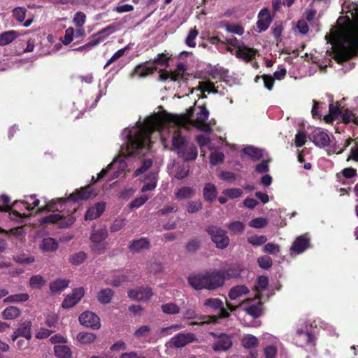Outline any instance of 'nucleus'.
<instances>
[{
  "label": "nucleus",
  "instance_id": "nucleus-1",
  "mask_svg": "<svg viewBox=\"0 0 358 358\" xmlns=\"http://www.w3.org/2000/svg\"><path fill=\"white\" fill-rule=\"evenodd\" d=\"M195 119H192L193 109L190 108L186 114L173 115L166 112L155 113L147 117L143 122L138 120L136 125L124 129L122 137L125 141L121 147L120 152L123 157L115 158L106 169L98 174V179L111 169H117L114 178H118L127 167L124 157L136 155H144L150 149V134L155 130L159 131L161 141L166 147L168 136L172 135V146L178 157L185 161L194 160L197 157V150L194 144L181 134L180 128L193 125L199 129L210 132L211 127L206 122L209 112L204 106H199Z\"/></svg>",
  "mask_w": 358,
  "mask_h": 358
},
{
  "label": "nucleus",
  "instance_id": "nucleus-2",
  "mask_svg": "<svg viewBox=\"0 0 358 358\" xmlns=\"http://www.w3.org/2000/svg\"><path fill=\"white\" fill-rule=\"evenodd\" d=\"M342 13L345 15L338 19L337 26L326 36L332 45L334 57L338 62L358 55V5L345 2Z\"/></svg>",
  "mask_w": 358,
  "mask_h": 358
},
{
  "label": "nucleus",
  "instance_id": "nucleus-3",
  "mask_svg": "<svg viewBox=\"0 0 358 358\" xmlns=\"http://www.w3.org/2000/svg\"><path fill=\"white\" fill-rule=\"evenodd\" d=\"M96 195L92 187H87L77 189L69 198L52 199L39 209V211H53L52 214L40 220L41 224H55L59 228H66L72 225L76 217L73 215L78 208L76 202L80 200H87Z\"/></svg>",
  "mask_w": 358,
  "mask_h": 358
},
{
  "label": "nucleus",
  "instance_id": "nucleus-4",
  "mask_svg": "<svg viewBox=\"0 0 358 358\" xmlns=\"http://www.w3.org/2000/svg\"><path fill=\"white\" fill-rule=\"evenodd\" d=\"M188 283L195 289H215L222 286L225 276L221 271L213 270L203 273L191 275L188 278Z\"/></svg>",
  "mask_w": 358,
  "mask_h": 358
},
{
  "label": "nucleus",
  "instance_id": "nucleus-5",
  "mask_svg": "<svg viewBox=\"0 0 358 358\" xmlns=\"http://www.w3.org/2000/svg\"><path fill=\"white\" fill-rule=\"evenodd\" d=\"M152 164V161L151 159H145L143 161L142 166L137 169L134 173V177H138L141 174L144 175V179L143 180H145L148 179V182H146L141 188L142 192H145L147 191H151L155 189L157 186V173L155 172H149L146 173L148 169Z\"/></svg>",
  "mask_w": 358,
  "mask_h": 358
},
{
  "label": "nucleus",
  "instance_id": "nucleus-6",
  "mask_svg": "<svg viewBox=\"0 0 358 358\" xmlns=\"http://www.w3.org/2000/svg\"><path fill=\"white\" fill-rule=\"evenodd\" d=\"M108 233L106 228H101L93 230L91 233L90 239L91 241L90 248L96 254L100 255L107 249L108 243L106 241Z\"/></svg>",
  "mask_w": 358,
  "mask_h": 358
},
{
  "label": "nucleus",
  "instance_id": "nucleus-7",
  "mask_svg": "<svg viewBox=\"0 0 358 358\" xmlns=\"http://www.w3.org/2000/svg\"><path fill=\"white\" fill-rule=\"evenodd\" d=\"M208 232L211 236V239L216 245V247L220 249L227 248L229 244V238L227 236L226 231L217 227H210Z\"/></svg>",
  "mask_w": 358,
  "mask_h": 358
},
{
  "label": "nucleus",
  "instance_id": "nucleus-8",
  "mask_svg": "<svg viewBox=\"0 0 358 358\" xmlns=\"http://www.w3.org/2000/svg\"><path fill=\"white\" fill-rule=\"evenodd\" d=\"M261 299V295L259 294H256L255 299H247L245 301H243L242 306L250 303L248 306H244V310L253 317H259L262 314Z\"/></svg>",
  "mask_w": 358,
  "mask_h": 358
},
{
  "label": "nucleus",
  "instance_id": "nucleus-9",
  "mask_svg": "<svg viewBox=\"0 0 358 358\" xmlns=\"http://www.w3.org/2000/svg\"><path fill=\"white\" fill-rule=\"evenodd\" d=\"M85 295V289L83 287L75 289L73 292L68 294L64 299L62 306L69 309L77 304Z\"/></svg>",
  "mask_w": 358,
  "mask_h": 358
},
{
  "label": "nucleus",
  "instance_id": "nucleus-10",
  "mask_svg": "<svg viewBox=\"0 0 358 358\" xmlns=\"http://www.w3.org/2000/svg\"><path fill=\"white\" fill-rule=\"evenodd\" d=\"M79 322L82 325L98 329L101 327L99 317L92 312L85 311L79 316Z\"/></svg>",
  "mask_w": 358,
  "mask_h": 358
},
{
  "label": "nucleus",
  "instance_id": "nucleus-11",
  "mask_svg": "<svg viewBox=\"0 0 358 358\" xmlns=\"http://www.w3.org/2000/svg\"><path fill=\"white\" fill-rule=\"evenodd\" d=\"M153 293L150 287H137L128 292L129 298L136 301H148Z\"/></svg>",
  "mask_w": 358,
  "mask_h": 358
},
{
  "label": "nucleus",
  "instance_id": "nucleus-12",
  "mask_svg": "<svg viewBox=\"0 0 358 358\" xmlns=\"http://www.w3.org/2000/svg\"><path fill=\"white\" fill-rule=\"evenodd\" d=\"M203 306L207 310L215 311L220 310V317H227L229 316V312L223 308L222 301L217 298H210L203 301Z\"/></svg>",
  "mask_w": 358,
  "mask_h": 358
},
{
  "label": "nucleus",
  "instance_id": "nucleus-13",
  "mask_svg": "<svg viewBox=\"0 0 358 358\" xmlns=\"http://www.w3.org/2000/svg\"><path fill=\"white\" fill-rule=\"evenodd\" d=\"M194 341V336L192 334H178L173 336L168 343L170 347L182 348L189 343Z\"/></svg>",
  "mask_w": 358,
  "mask_h": 358
},
{
  "label": "nucleus",
  "instance_id": "nucleus-14",
  "mask_svg": "<svg viewBox=\"0 0 358 358\" xmlns=\"http://www.w3.org/2000/svg\"><path fill=\"white\" fill-rule=\"evenodd\" d=\"M355 101L357 103L355 108L343 109L341 120L343 123L358 126V98Z\"/></svg>",
  "mask_w": 358,
  "mask_h": 358
},
{
  "label": "nucleus",
  "instance_id": "nucleus-15",
  "mask_svg": "<svg viewBox=\"0 0 358 358\" xmlns=\"http://www.w3.org/2000/svg\"><path fill=\"white\" fill-rule=\"evenodd\" d=\"M309 246V238L306 235L300 236L292 243L291 254L299 255L304 252Z\"/></svg>",
  "mask_w": 358,
  "mask_h": 358
},
{
  "label": "nucleus",
  "instance_id": "nucleus-16",
  "mask_svg": "<svg viewBox=\"0 0 358 358\" xmlns=\"http://www.w3.org/2000/svg\"><path fill=\"white\" fill-rule=\"evenodd\" d=\"M314 144L320 148H324L329 145L330 138L324 131L316 129L312 135Z\"/></svg>",
  "mask_w": 358,
  "mask_h": 358
},
{
  "label": "nucleus",
  "instance_id": "nucleus-17",
  "mask_svg": "<svg viewBox=\"0 0 358 358\" xmlns=\"http://www.w3.org/2000/svg\"><path fill=\"white\" fill-rule=\"evenodd\" d=\"M106 208L103 202H99L90 207L85 215V220H93L101 216Z\"/></svg>",
  "mask_w": 358,
  "mask_h": 358
},
{
  "label": "nucleus",
  "instance_id": "nucleus-18",
  "mask_svg": "<svg viewBox=\"0 0 358 358\" xmlns=\"http://www.w3.org/2000/svg\"><path fill=\"white\" fill-rule=\"evenodd\" d=\"M264 338L271 341V344L265 347L264 352L265 358H275L277 354V343L278 342L276 338L272 337L270 334H266L264 335Z\"/></svg>",
  "mask_w": 358,
  "mask_h": 358
},
{
  "label": "nucleus",
  "instance_id": "nucleus-19",
  "mask_svg": "<svg viewBox=\"0 0 358 358\" xmlns=\"http://www.w3.org/2000/svg\"><path fill=\"white\" fill-rule=\"evenodd\" d=\"M150 241L145 238L134 240L130 243L129 248L132 252L138 253L148 250L150 248Z\"/></svg>",
  "mask_w": 358,
  "mask_h": 358
},
{
  "label": "nucleus",
  "instance_id": "nucleus-20",
  "mask_svg": "<svg viewBox=\"0 0 358 358\" xmlns=\"http://www.w3.org/2000/svg\"><path fill=\"white\" fill-rule=\"evenodd\" d=\"M59 248L58 242L53 238L45 237L39 243V248L43 252H52L56 251Z\"/></svg>",
  "mask_w": 358,
  "mask_h": 358
},
{
  "label": "nucleus",
  "instance_id": "nucleus-21",
  "mask_svg": "<svg viewBox=\"0 0 358 358\" xmlns=\"http://www.w3.org/2000/svg\"><path fill=\"white\" fill-rule=\"evenodd\" d=\"M232 345L231 338L226 334L219 337L218 341L213 345V348L215 351H224L229 349Z\"/></svg>",
  "mask_w": 358,
  "mask_h": 358
},
{
  "label": "nucleus",
  "instance_id": "nucleus-22",
  "mask_svg": "<svg viewBox=\"0 0 358 358\" xmlns=\"http://www.w3.org/2000/svg\"><path fill=\"white\" fill-rule=\"evenodd\" d=\"M343 109H341L337 103H330L329 106V114L324 116V120L327 123H331L336 120L338 115L342 117Z\"/></svg>",
  "mask_w": 358,
  "mask_h": 358
},
{
  "label": "nucleus",
  "instance_id": "nucleus-23",
  "mask_svg": "<svg viewBox=\"0 0 358 358\" xmlns=\"http://www.w3.org/2000/svg\"><path fill=\"white\" fill-rule=\"evenodd\" d=\"M234 55L238 58L248 61L255 57L256 55V50L243 44L241 49L236 50L234 52Z\"/></svg>",
  "mask_w": 358,
  "mask_h": 358
},
{
  "label": "nucleus",
  "instance_id": "nucleus-24",
  "mask_svg": "<svg viewBox=\"0 0 358 358\" xmlns=\"http://www.w3.org/2000/svg\"><path fill=\"white\" fill-rule=\"evenodd\" d=\"M157 67L153 66H148L146 64H141L135 68L133 72V76H138L139 78H145L150 74H152Z\"/></svg>",
  "mask_w": 358,
  "mask_h": 358
},
{
  "label": "nucleus",
  "instance_id": "nucleus-25",
  "mask_svg": "<svg viewBox=\"0 0 358 358\" xmlns=\"http://www.w3.org/2000/svg\"><path fill=\"white\" fill-rule=\"evenodd\" d=\"M69 284V281L65 279H57L50 283V289L52 294H59L64 291Z\"/></svg>",
  "mask_w": 358,
  "mask_h": 358
},
{
  "label": "nucleus",
  "instance_id": "nucleus-26",
  "mask_svg": "<svg viewBox=\"0 0 358 358\" xmlns=\"http://www.w3.org/2000/svg\"><path fill=\"white\" fill-rule=\"evenodd\" d=\"M22 311L16 306H8L5 308L2 313L1 316L3 319L6 320H13L20 316Z\"/></svg>",
  "mask_w": 358,
  "mask_h": 358
},
{
  "label": "nucleus",
  "instance_id": "nucleus-27",
  "mask_svg": "<svg viewBox=\"0 0 358 358\" xmlns=\"http://www.w3.org/2000/svg\"><path fill=\"white\" fill-rule=\"evenodd\" d=\"M185 69V66L183 64H179L177 66L176 73H162L159 76V79L161 80H164L168 78H170L171 80L178 81L180 79V75L182 74Z\"/></svg>",
  "mask_w": 358,
  "mask_h": 358
},
{
  "label": "nucleus",
  "instance_id": "nucleus-28",
  "mask_svg": "<svg viewBox=\"0 0 358 358\" xmlns=\"http://www.w3.org/2000/svg\"><path fill=\"white\" fill-rule=\"evenodd\" d=\"M243 271V267L239 264L231 266L228 269L224 270L222 273L225 276L226 279L240 277Z\"/></svg>",
  "mask_w": 358,
  "mask_h": 358
},
{
  "label": "nucleus",
  "instance_id": "nucleus-29",
  "mask_svg": "<svg viewBox=\"0 0 358 358\" xmlns=\"http://www.w3.org/2000/svg\"><path fill=\"white\" fill-rule=\"evenodd\" d=\"M249 292V289L245 285H237L232 287L229 292V297L235 300Z\"/></svg>",
  "mask_w": 358,
  "mask_h": 358
},
{
  "label": "nucleus",
  "instance_id": "nucleus-30",
  "mask_svg": "<svg viewBox=\"0 0 358 358\" xmlns=\"http://www.w3.org/2000/svg\"><path fill=\"white\" fill-rule=\"evenodd\" d=\"M113 294L111 289H102L97 294V299L101 303L108 304L111 301Z\"/></svg>",
  "mask_w": 358,
  "mask_h": 358
},
{
  "label": "nucleus",
  "instance_id": "nucleus-31",
  "mask_svg": "<svg viewBox=\"0 0 358 358\" xmlns=\"http://www.w3.org/2000/svg\"><path fill=\"white\" fill-rule=\"evenodd\" d=\"M55 354L59 358H71V350L69 347L65 345H57L55 346Z\"/></svg>",
  "mask_w": 358,
  "mask_h": 358
},
{
  "label": "nucleus",
  "instance_id": "nucleus-32",
  "mask_svg": "<svg viewBox=\"0 0 358 358\" xmlns=\"http://www.w3.org/2000/svg\"><path fill=\"white\" fill-rule=\"evenodd\" d=\"M17 36L18 34L17 31L13 30L3 32L0 35V45L3 46L10 43Z\"/></svg>",
  "mask_w": 358,
  "mask_h": 358
},
{
  "label": "nucleus",
  "instance_id": "nucleus-33",
  "mask_svg": "<svg viewBox=\"0 0 358 358\" xmlns=\"http://www.w3.org/2000/svg\"><path fill=\"white\" fill-rule=\"evenodd\" d=\"M29 299V295L27 293H20L12 294L3 299L5 303H23Z\"/></svg>",
  "mask_w": 358,
  "mask_h": 358
},
{
  "label": "nucleus",
  "instance_id": "nucleus-34",
  "mask_svg": "<svg viewBox=\"0 0 358 358\" xmlns=\"http://www.w3.org/2000/svg\"><path fill=\"white\" fill-rule=\"evenodd\" d=\"M243 153L253 160H258L263 156L262 150L254 146H247L243 149Z\"/></svg>",
  "mask_w": 358,
  "mask_h": 358
},
{
  "label": "nucleus",
  "instance_id": "nucleus-35",
  "mask_svg": "<svg viewBox=\"0 0 358 358\" xmlns=\"http://www.w3.org/2000/svg\"><path fill=\"white\" fill-rule=\"evenodd\" d=\"M176 199L183 200L192 197L194 194V190L189 187H182L178 189L176 193Z\"/></svg>",
  "mask_w": 358,
  "mask_h": 358
},
{
  "label": "nucleus",
  "instance_id": "nucleus-36",
  "mask_svg": "<svg viewBox=\"0 0 358 358\" xmlns=\"http://www.w3.org/2000/svg\"><path fill=\"white\" fill-rule=\"evenodd\" d=\"M96 335L90 332H80L76 336L78 342L81 344L92 343L96 340Z\"/></svg>",
  "mask_w": 358,
  "mask_h": 358
},
{
  "label": "nucleus",
  "instance_id": "nucleus-37",
  "mask_svg": "<svg viewBox=\"0 0 358 358\" xmlns=\"http://www.w3.org/2000/svg\"><path fill=\"white\" fill-rule=\"evenodd\" d=\"M46 283V280L41 275H34L31 277L29 285L31 288L39 289L42 288Z\"/></svg>",
  "mask_w": 358,
  "mask_h": 358
},
{
  "label": "nucleus",
  "instance_id": "nucleus-38",
  "mask_svg": "<svg viewBox=\"0 0 358 358\" xmlns=\"http://www.w3.org/2000/svg\"><path fill=\"white\" fill-rule=\"evenodd\" d=\"M203 196L206 200L211 201L217 196V189L214 185L206 184L203 189Z\"/></svg>",
  "mask_w": 358,
  "mask_h": 358
},
{
  "label": "nucleus",
  "instance_id": "nucleus-39",
  "mask_svg": "<svg viewBox=\"0 0 358 358\" xmlns=\"http://www.w3.org/2000/svg\"><path fill=\"white\" fill-rule=\"evenodd\" d=\"M31 327V324L30 322H24L17 330L21 336L25 338L27 341H29L31 338V334L30 331Z\"/></svg>",
  "mask_w": 358,
  "mask_h": 358
},
{
  "label": "nucleus",
  "instance_id": "nucleus-40",
  "mask_svg": "<svg viewBox=\"0 0 358 358\" xmlns=\"http://www.w3.org/2000/svg\"><path fill=\"white\" fill-rule=\"evenodd\" d=\"M242 343L245 348H252L258 345V340L255 336L247 334L243 338Z\"/></svg>",
  "mask_w": 358,
  "mask_h": 358
},
{
  "label": "nucleus",
  "instance_id": "nucleus-41",
  "mask_svg": "<svg viewBox=\"0 0 358 358\" xmlns=\"http://www.w3.org/2000/svg\"><path fill=\"white\" fill-rule=\"evenodd\" d=\"M13 259L20 264H31L35 262V257L26 254H20L14 256Z\"/></svg>",
  "mask_w": 358,
  "mask_h": 358
},
{
  "label": "nucleus",
  "instance_id": "nucleus-42",
  "mask_svg": "<svg viewBox=\"0 0 358 358\" xmlns=\"http://www.w3.org/2000/svg\"><path fill=\"white\" fill-rule=\"evenodd\" d=\"M222 194L229 199H234L242 196L243 191L239 188L225 189L222 191Z\"/></svg>",
  "mask_w": 358,
  "mask_h": 358
},
{
  "label": "nucleus",
  "instance_id": "nucleus-43",
  "mask_svg": "<svg viewBox=\"0 0 358 358\" xmlns=\"http://www.w3.org/2000/svg\"><path fill=\"white\" fill-rule=\"evenodd\" d=\"M268 279L266 276H259L257 278L255 284V291L257 292V294H259V292L265 290L268 286Z\"/></svg>",
  "mask_w": 358,
  "mask_h": 358
},
{
  "label": "nucleus",
  "instance_id": "nucleus-44",
  "mask_svg": "<svg viewBox=\"0 0 358 358\" xmlns=\"http://www.w3.org/2000/svg\"><path fill=\"white\" fill-rule=\"evenodd\" d=\"M39 203H40L39 199H36L35 196H34V195H30V196H26L23 201V203L24 204L25 208L29 210H32L35 207L38 206Z\"/></svg>",
  "mask_w": 358,
  "mask_h": 358
},
{
  "label": "nucleus",
  "instance_id": "nucleus-45",
  "mask_svg": "<svg viewBox=\"0 0 358 358\" xmlns=\"http://www.w3.org/2000/svg\"><path fill=\"white\" fill-rule=\"evenodd\" d=\"M198 34L199 32L195 27L190 29L185 39L186 45H188L189 47L194 48L196 46L195 39L197 37Z\"/></svg>",
  "mask_w": 358,
  "mask_h": 358
},
{
  "label": "nucleus",
  "instance_id": "nucleus-46",
  "mask_svg": "<svg viewBox=\"0 0 358 358\" xmlns=\"http://www.w3.org/2000/svg\"><path fill=\"white\" fill-rule=\"evenodd\" d=\"M162 310L166 314H176L179 313L180 308L173 303H167L162 306Z\"/></svg>",
  "mask_w": 358,
  "mask_h": 358
},
{
  "label": "nucleus",
  "instance_id": "nucleus-47",
  "mask_svg": "<svg viewBox=\"0 0 358 358\" xmlns=\"http://www.w3.org/2000/svg\"><path fill=\"white\" fill-rule=\"evenodd\" d=\"M27 10L23 7H17L13 10V15L19 22H24L26 17Z\"/></svg>",
  "mask_w": 358,
  "mask_h": 358
},
{
  "label": "nucleus",
  "instance_id": "nucleus-48",
  "mask_svg": "<svg viewBox=\"0 0 358 358\" xmlns=\"http://www.w3.org/2000/svg\"><path fill=\"white\" fill-rule=\"evenodd\" d=\"M267 241V238L266 236H251L248 238V241L252 245L259 246L264 243H265Z\"/></svg>",
  "mask_w": 358,
  "mask_h": 358
},
{
  "label": "nucleus",
  "instance_id": "nucleus-49",
  "mask_svg": "<svg viewBox=\"0 0 358 358\" xmlns=\"http://www.w3.org/2000/svg\"><path fill=\"white\" fill-rule=\"evenodd\" d=\"M86 257L85 252H79L70 257V262L73 265H80L85 260Z\"/></svg>",
  "mask_w": 358,
  "mask_h": 358
},
{
  "label": "nucleus",
  "instance_id": "nucleus-50",
  "mask_svg": "<svg viewBox=\"0 0 358 358\" xmlns=\"http://www.w3.org/2000/svg\"><path fill=\"white\" fill-rule=\"evenodd\" d=\"M227 44L229 45L227 50L231 54H234L231 47H234L236 50H238L241 49L244 43L239 41L236 37H232L227 39Z\"/></svg>",
  "mask_w": 358,
  "mask_h": 358
},
{
  "label": "nucleus",
  "instance_id": "nucleus-51",
  "mask_svg": "<svg viewBox=\"0 0 358 358\" xmlns=\"http://www.w3.org/2000/svg\"><path fill=\"white\" fill-rule=\"evenodd\" d=\"M224 159V154L222 152L215 150L211 152L210 156V162L213 165H217L222 162Z\"/></svg>",
  "mask_w": 358,
  "mask_h": 358
},
{
  "label": "nucleus",
  "instance_id": "nucleus-52",
  "mask_svg": "<svg viewBox=\"0 0 358 358\" xmlns=\"http://www.w3.org/2000/svg\"><path fill=\"white\" fill-rule=\"evenodd\" d=\"M228 228L233 233L238 234H241L243 231L245 229V225L241 222L236 221L229 224Z\"/></svg>",
  "mask_w": 358,
  "mask_h": 358
},
{
  "label": "nucleus",
  "instance_id": "nucleus-53",
  "mask_svg": "<svg viewBox=\"0 0 358 358\" xmlns=\"http://www.w3.org/2000/svg\"><path fill=\"white\" fill-rule=\"evenodd\" d=\"M149 196L146 194L141 195L139 197H137L134 201H132L130 203L131 208H138L142 206L148 199Z\"/></svg>",
  "mask_w": 358,
  "mask_h": 358
},
{
  "label": "nucleus",
  "instance_id": "nucleus-54",
  "mask_svg": "<svg viewBox=\"0 0 358 358\" xmlns=\"http://www.w3.org/2000/svg\"><path fill=\"white\" fill-rule=\"evenodd\" d=\"M268 223V221L266 218L264 217H257L253 220H252L249 222V226L255 228V229H259L264 227Z\"/></svg>",
  "mask_w": 358,
  "mask_h": 358
},
{
  "label": "nucleus",
  "instance_id": "nucleus-55",
  "mask_svg": "<svg viewBox=\"0 0 358 358\" xmlns=\"http://www.w3.org/2000/svg\"><path fill=\"white\" fill-rule=\"evenodd\" d=\"M86 15L83 12H77L73 19V22L77 27H82L85 23Z\"/></svg>",
  "mask_w": 358,
  "mask_h": 358
},
{
  "label": "nucleus",
  "instance_id": "nucleus-56",
  "mask_svg": "<svg viewBox=\"0 0 358 358\" xmlns=\"http://www.w3.org/2000/svg\"><path fill=\"white\" fill-rule=\"evenodd\" d=\"M74 34L75 30L73 28L69 27L66 29L65 31L64 36L62 40V43L65 45L70 44L73 40Z\"/></svg>",
  "mask_w": 358,
  "mask_h": 358
},
{
  "label": "nucleus",
  "instance_id": "nucleus-57",
  "mask_svg": "<svg viewBox=\"0 0 358 358\" xmlns=\"http://www.w3.org/2000/svg\"><path fill=\"white\" fill-rule=\"evenodd\" d=\"M150 331V328L149 326L144 325L140 327L138 329H136L134 332V336L137 338H145L148 336Z\"/></svg>",
  "mask_w": 358,
  "mask_h": 358
},
{
  "label": "nucleus",
  "instance_id": "nucleus-58",
  "mask_svg": "<svg viewBox=\"0 0 358 358\" xmlns=\"http://www.w3.org/2000/svg\"><path fill=\"white\" fill-rule=\"evenodd\" d=\"M58 320V315L55 313H49L45 315V324L52 327H54Z\"/></svg>",
  "mask_w": 358,
  "mask_h": 358
},
{
  "label": "nucleus",
  "instance_id": "nucleus-59",
  "mask_svg": "<svg viewBox=\"0 0 358 358\" xmlns=\"http://www.w3.org/2000/svg\"><path fill=\"white\" fill-rule=\"evenodd\" d=\"M263 251L269 254H276L280 251V245L273 243H268L264 246Z\"/></svg>",
  "mask_w": 358,
  "mask_h": 358
},
{
  "label": "nucleus",
  "instance_id": "nucleus-60",
  "mask_svg": "<svg viewBox=\"0 0 358 358\" xmlns=\"http://www.w3.org/2000/svg\"><path fill=\"white\" fill-rule=\"evenodd\" d=\"M259 266L264 269L268 268L272 265V259L268 256H263L258 258Z\"/></svg>",
  "mask_w": 358,
  "mask_h": 358
},
{
  "label": "nucleus",
  "instance_id": "nucleus-61",
  "mask_svg": "<svg viewBox=\"0 0 358 358\" xmlns=\"http://www.w3.org/2000/svg\"><path fill=\"white\" fill-rule=\"evenodd\" d=\"M197 141L201 147V151H203V149L206 147L208 149H210V140L209 138L206 135H199L196 138Z\"/></svg>",
  "mask_w": 358,
  "mask_h": 358
},
{
  "label": "nucleus",
  "instance_id": "nucleus-62",
  "mask_svg": "<svg viewBox=\"0 0 358 358\" xmlns=\"http://www.w3.org/2000/svg\"><path fill=\"white\" fill-rule=\"evenodd\" d=\"M189 173V166L187 165H182L178 168L175 174V177L178 179H182L187 176Z\"/></svg>",
  "mask_w": 358,
  "mask_h": 358
},
{
  "label": "nucleus",
  "instance_id": "nucleus-63",
  "mask_svg": "<svg viewBox=\"0 0 358 358\" xmlns=\"http://www.w3.org/2000/svg\"><path fill=\"white\" fill-rule=\"evenodd\" d=\"M125 220L124 219H119L116 220L113 222V223L110 227V231L116 232L120 231L121 229L124 227L125 225Z\"/></svg>",
  "mask_w": 358,
  "mask_h": 358
},
{
  "label": "nucleus",
  "instance_id": "nucleus-64",
  "mask_svg": "<svg viewBox=\"0 0 358 358\" xmlns=\"http://www.w3.org/2000/svg\"><path fill=\"white\" fill-rule=\"evenodd\" d=\"M297 335L305 343H310L313 341V336L309 332L298 330Z\"/></svg>",
  "mask_w": 358,
  "mask_h": 358
}]
</instances>
